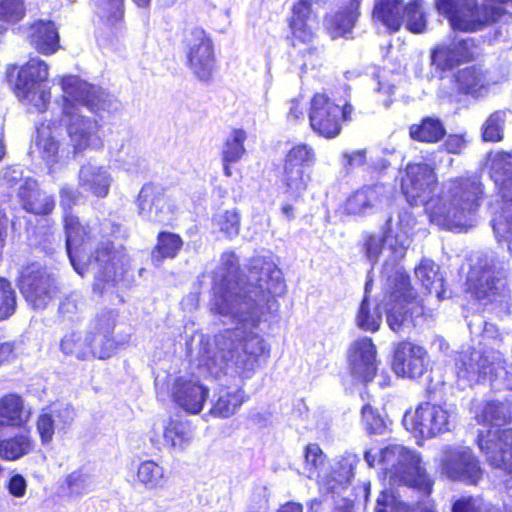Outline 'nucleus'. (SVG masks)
I'll return each mask as SVG.
<instances>
[{
	"mask_svg": "<svg viewBox=\"0 0 512 512\" xmlns=\"http://www.w3.org/2000/svg\"><path fill=\"white\" fill-rule=\"evenodd\" d=\"M212 291L211 313L236 326L217 333L212 344L201 336L203 366L219 380L222 376L250 378L258 358L266 352L256 329L276 303L275 298L286 291L283 273L270 257L256 256L244 275L236 255L225 252L214 272Z\"/></svg>",
	"mask_w": 512,
	"mask_h": 512,
	"instance_id": "1",
	"label": "nucleus"
},
{
	"mask_svg": "<svg viewBox=\"0 0 512 512\" xmlns=\"http://www.w3.org/2000/svg\"><path fill=\"white\" fill-rule=\"evenodd\" d=\"M438 178L425 163L408 164L401 189L413 206H424L430 222L447 230L466 231L474 226L484 199V186L477 175L450 178L433 195Z\"/></svg>",
	"mask_w": 512,
	"mask_h": 512,
	"instance_id": "2",
	"label": "nucleus"
},
{
	"mask_svg": "<svg viewBox=\"0 0 512 512\" xmlns=\"http://www.w3.org/2000/svg\"><path fill=\"white\" fill-rule=\"evenodd\" d=\"M79 196L80 193L70 186H64L60 191V204L65 210L66 250L74 270L81 276L86 270L91 271L95 278L94 291L103 293L106 286L112 287L123 278L130 259L123 247L115 248L109 241L101 242L95 252L88 255L91 250L90 232L78 217L67 211Z\"/></svg>",
	"mask_w": 512,
	"mask_h": 512,
	"instance_id": "3",
	"label": "nucleus"
},
{
	"mask_svg": "<svg viewBox=\"0 0 512 512\" xmlns=\"http://www.w3.org/2000/svg\"><path fill=\"white\" fill-rule=\"evenodd\" d=\"M414 224L412 215L399 211L396 218L389 217L382 228L385 244L391 252V262H385L382 277L387 294V323L394 332H401L414 324V316L423 309L410 286L409 276L397 262L404 258L410 246V233Z\"/></svg>",
	"mask_w": 512,
	"mask_h": 512,
	"instance_id": "4",
	"label": "nucleus"
},
{
	"mask_svg": "<svg viewBox=\"0 0 512 512\" xmlns=\"http://www.w3.org/2000/svg\"><path fill=\"white\" fill-rule=\"evenodd\" d=\"M380 463L391 484H404L428 495L433 480L421 466L420 456L398 444L389 445L380 452Z\"/></svg>",
	"mask_w": 512,
	"mask_h": 512,
	"instance_id": "5",
	"label": "nucleus"
},
{
	"mask_svg": "<svg viewBox=\"0 0 512 512\" xmlns=\"http://www.w3.org/2000/svg\"><path fill=\"white\" fill-rule=\"evenodd\" d=\"M492 177L499 188L502 204L494 214L492 228L499 245L512 255V155L497 153L492 160Z\"/></svg>",
	"mask_w": 512,
	"mask_h": 512,
	"instance_id": "6",
	"label": "nucleus"
},
{
	"mask_svg": "<svg viewBox=\"0 0 512 512\" xmlns=\"http://www.w3.org/2000/svg\"><path fill=\"white\" fill-rule=\"evenodd\" d=\"M48 76V65L39 58L29 60L18 71L14 92L29 111H46L51 99V91L46 84Z\"/></svg>",
	"mask_w": 512,
	"mask_h": 512,
	"instance_id": "7",
	"label": "nucleus"
},
{
	"mask_svg": "<svg viewBox=\"0 0 512 512\" xmlns=\"http://www.w3.org/2000/svg\"><path fill=\"white\" fill-rule=\"evenodd\" d=\"M507 269L494 255H484L472 266L467 277V290L484 304L504 296Z\"/></svg>",
	"mask_w": 512,
	"mask_h": 512,
	"instance_id": "8",
	"label": "nucleus"
},
{
	"mask_svg": "<svg viewBox=\"0 0 512 512\" xmlns=\"http://www.w3.org/2000/svg\"><path fill=\"white\" fill-rule=\"evenodd\" d=\"M456 418L453 406L426 402L414 411H407L403 417V425L417 437L431 438L450 431L455 426Z\"/></svg>",
	"mask_w": 512,
	"mask_h": 512,
	"instance_id": "9",
	"label": "nucleus"
},
{
	"mask_svg": "<svg viewBox=\"0 0 512 512\" xmlns=\"http://www.w3.org/2000/svg\"><path fill=\"white\" fill-rule=\"evenodd\" d=\"M59 83L63 92V109L66 105H69L76 112L78 111L77 103L87 107L94 113H112L119 107L118 101L112 95L100 87L83 81L77 76L63 77Z\"/></svg>",
	"mask_w": 512,
	"mask_h": 512,
	"instance_id": "10",
	"label": "nucleus"
},
{
	"mask_svg": "<svg viewBox=\"0 0 512 512\" xmlns=\"http://www.w3.org/2000/svg\"><path fill=\"white\" fill-rule=\"evenodd\" d=\"M438 461L440 474L449 480L475 485L483 476L480 462L468 446L447 445L441 450Z\"/></svg>",
	"mask_w": 512,
	"mask_h": 512,
	"instance_id": "11",
	"label": "nucleus"
},
{
	"mask_svg": "<svg viewBox=\"0 0 512 512\" xmlns=\"http://www.w3.org/2000/svg\"><path fill=\"white\" fill-rule=\"evenodd\" d=\"M373 17L392 31L399 30L404 18L407 29L413 33H422L426 28L420 0L411 1L404 9L400 0H378Z\"/></svg>",
	"mask_w": 512,
	"mask_h": 512,
	"instance_id": "12",
	"label": "nucleus"
},
{
	"mask_svg": "<svg viewBox=\"0 0 512 512\" xmlns=\"http://www.w3.org/2000/svg\"><path fill=\"white\" fill-rule=\"evenodd\" d=\"M480 54L478 40L454 36L435 46L431 52V64L441 71L451 70L462 63L475 60Z\"/></svg>",
	"mask_w": 512,
	"mask_h": 512,
	"instance_id": "13",
	"label": "nucleus"
},
{
	"mask_svg": "<svg viewBox=\"0 0 512 512\" xmlns=\"http://www.w3.org/2000/svg\"><path fill=\"white\" fill-rule=\"evenodd\" d=\"M189 68L201 81H208L215 68L213 44L202 28L191 29L185 37Z\"/></svg>",
	"mask_w": 512,
	"mask_h": 512,
	"instance_id": "14",
	"label": "nucleus"
},
{
	"mask_svg": "<svg viewBox=\"0 0 512 512\" xmlns=\"http://www.w3.org/2000/svg\"><path fill=\"white\" fill-rule=\"evenodd\" d=\"M19 286L26 301L34 309H44L55 293L52 274L34 264L23 269Z\"/></svg>",
	"mask_w": 512,
	"mask_h": 512,
	"instance_id": "15",
	"label": "nucleus"
},
{
	"mask_svg": "<svg viewBox=\"0 0 512 512\" xmlns=\"http://www.w3.org/2000/svg\"><path fill=\"white\" fill-rule=\"evenodd\" d=\"M309 121L311 128L319 136L335 138L341 132V106L326 94L316 93L311 100Z\"/></svg>",
	"mask_w": 512,
	"mask_h": 512,
	"instance_id": "16",
	"label": "nucleus"
},
{
	"mask_svg": "<svg viewBox=\"0 0 512 512\" xmlns=\"http://www.w3.org/2000/svg\"><path fill=\"white\" fill-rule=\"evenodd\" d=\"M139 216L154 224L168 225L175 216V206L165 193L152 184H145L138 195Z\"/></svg>",
	"mask_w": 512,
	"mask_h": 512,
	"instance_id": "17",
	"label": "nucleus"
},
{
	"mask_svg": "<svg viewBox=\"0 0 512 512\" xmlns=\"http://www.w3.org/2000/svg\"><path fill=\"white\" fill-rule=\"evenodd\" d=\"M64 115L68 118L67 132L74 152L99 149L103 146L100 125L97 120L82 116L73 107L66 105Z\"/></svg>",
	"mask_w": 512,
	"mask_h": 512,
	"instance_id": "18",
	"label": "nucleus"
},
{
	"mask_svg": "<svg viewBox=\"0 0 512 512\" xmlns=\"http://www.w3.org/2000/svg\"><path fill=\"white\" fill-rule=\"evenodd\" d=\"M427 367V351L422 346L406 340L394 345L392 369L398 376L420 378Z\"/></svg>",
	"mask_w": 512,
	"mask_h": 512,
	"instance_id": "19",
	"label": "nucleus"
},
{
	"mask_svg": "<svg viewBox=\"0 0 512 512\" xmlns=\"http://www.w3.org/2000/svg\"><path fill=\"white\" fill-rule=\"evenodd\" d=\"M75 416V409L69 404L53 403L43 408L36 422L41 443L50 444L55 433H65Z\"/></svg>",
	"mask_w": 512,
	"mask_h": 512,
	"instance_id": "20",
	"label": "nucleus"
},
{
	"mask_svg": "<svg viewBox=\"0 0 512 512\" xmlns=\"http://www.w3.org/2000/svg\"><path fill=\"white\" fill-rule=\"evenodd\" d=\"M492 352L474 348L460 352L455 364L458 381L469 386L488 381Z\"/></svg>",
	"mask_w": 512,
	"mask_h": 512,
	"instance_id": "21",
	"label": "nucleus"
},
{
	"mask_svg": "<svg viewBox=\"0 0 512 512\" xmlns=\"http://www.w3.org/2000/svg\"><path fill=\"white\" fill-rule=\"evenodd\" d=\"M478 446L491 466L512 471V429L503 430L500 434L489 431L486 436L480 432Z\"/></svg>",
	"mask_w": 512,
	"mask_h": 512,
	"instance_id": "22",
	"label": "nucleus"
},
{
	"mask_svg": "<svg viewBox=\"0 0 512 512\" xmlns=\"http://www.w3.org/2000/svg\"><path fill=\"white\" fill-rule=\"evenodd\" d=\"M171 396L180 408L190 414H198L209 396V388L193 377L179 376L173 382Z\"/></svg>",
	"mask_w": 512,
	"mask_h": 512,
	"instance_id": "23",
	"label": "nucleus"
},
{
	"mask_svg": "<svg viewBox=\"0 0 512 512\" xmlns=\"http://www.w3.org/2000/svg\"><path fill=\"white\" fill-rule=\"evenodd\" d=\"M376 347L368 337L357 339L349 348L348 361L351 374L363 382L371 381L377 371Z\"/></svg>",
	"mask_w": 512,
	"mask_h": 512,
	"instance_id": "24",
	"label": "nucleus"
},
{
	"mask_svg": "<svg viewBox=\"0 0 512 512\" xmlns=\"http://www.w3.org/2000/svg\"><path fill=\"white\" fill-rule=\"evenodd\" d=\"M106 344L104 348L93 350L92 336L88 331H69L60 339L59 349L64 355L74 356L79 360H88L91 357L107 359L112 345L109 341Z\"/></svg>",
	"mask_w": 512,
	"mask_h": 512,
	"instance_id": "25",
	"label": "nucleus"
},
{
	"mask_svg": "<svg viewBox=\"0 0 512 512\" xmlns=\"http://www.w3.org/2000/svg\"><path fill=\"white\" fill-rule=\"evenodd\" d=\"M391 188L384 184L364 186L354 192L345 203V211L351 215H364L388 201Z\"/></svg>",
	"mask_w": 512,
	"mask_h": 512,
	"instance_id": "26",
	"label": "nucleus"
},
{
	"mask_svg": "<svg viewBox=\"0 0 512 512\" xmlns=\"http://www.w3.org/2000/svg\"><path fill=\"white\" fill-rule=\"evenodd\" d=\"M112 181L110 172L104 166L88 162L80 167L78 185L83 192L104 198L109 193Z\"/></svg>",
	"mask_w": 512,
	"mask_h": 512,
	"instance_id": "27",
	"label": "nucleus"
},
{
	"mask_svg": "<svg viewBox=\"0 0 512 512\" xmlns=\"http://www.w3.org/2000/svg\"><path fill=\"white\" fill-rule=\"evenodd\" d=\"M31 415V407L20 395L9 393L0 398V428H21L29 422Z\"/></svg>",
	"mask_w": 512,
	"mask_h": 512,
	"instance_id": "28",
	"label": "nucleus"
},
{
	"mask_svg": "<svg viewBox=\"0 0 512 512\" xmlns=\"http://www.w3.org/2000/svg\"><path fill=\"white\" fill-rule=\"evenodd\" d=\"M313 23L308 22H290L292 34V45L297 48L299 53L305 59L303 66H315V61L320 57V49L315 45L316 35Z\"/></svg>",
	"mask_w": 512,
	"mask_h": 512,
	"instance_id": "29",
	"label": "nucleus"
},
{
	"mask_svg": "<svg viewBox=\"0 0 512 512\" xmlns=\"http://www.w3.org/2000/svg\"><path fill=\"white\" fill-rule=\"evenodd\" d=\"M360 3L361 0H343L340 10L326 18V30L333 39L351 32L360 15Z\"/></svg>",
	"mask_w": 512,
	"mask_h": 512,
	"instance_id": "30",
	"label": "nucleus"
},
{
	"mask_svg": "<svg viewBox=\"0 0 512 512\" xmlns=\"http://www.w3.org/2000/svg\"><path fill=\"white\" fill-rule=\"evenodd\" d=\"M245 401V391L240 385L228 387L221 384L211 401L210 413L216 417L228 418L234 415Z\"/></svg>",
	"mask_w": 512,
	"mask_h": 512,
	"instance_id": "31",
	"label": "nucleus"
},
{
	"mask_svg": "<svg viewBox=\"0 0 512 512\" xmlns=\"http://www.w3.org/2000/svg\"><path fill=\"white\" fill-rule=\"evenodd\" d=\"M18 198L23 209L35 215H48L55 207L53 196L40 189L35 179L28 182Z\"/></svg>",
	"mask_w": 512,
	"mask_h": 512,
	"instance_id": "32",
	"label": "nucleus"
},
{
	"mask_svg": "<svg viewBox=\"0 0 512 512\" xmlns=\"http://www.w3.org/2000/svg\"><path fill=\"white\" fill-rule=\"evenodd\" d=\"M31 45L41 54L50 55L59 48L57 28L51 21H37L29 29Z\"/></svg>",
	"mask_w": 512,
	"mask_h": 512,
	"instance_id": "33",
	"label": "nucleus"
},
{
	"mask_svg": "<svg viewBox=\"0 0 512 512\" xmlns=\"http://www.w3.org/2000/svg\"><path fill=\"white\" fill-rule=\"evenodd\" d=\"M35 448V440L29 431H21L13 436L0 439V458L16 461L30 454Z\"/></svg>",
	"mask_w": 512,
	"mask_h": 512,
	"instance_id": "34",
	"label": "nucleus"
},
{
	"mask_svg": "<svg viewBox=\"0 0 512 512\" xmlns=\"http://www.w3.org/2000/svg\"><path fill=\"white\" fill-rule=\"evenodd\" d=\"M415 275L429 294H435L438 299L446 297L444 279L434 261L423 259L415 268Z\"/></svg>",
	"mask_w": 512,
	"mask_h": 512,
	"instance_id": "35",
	"label": "nucleus"
},
{
	"mask_svg": "<svg viewBox=\"0 0 512 512\" xmlns=\"http://www.w3.org/2000/svg\"><path fill=\"white\" fill-rule=\"evenodd\" d=\"M136 480L146 490L155 491L165 488L169 476L162 465L154 460H145L138 465Z\"/></svg>",
	"mask_w": 512,
	"mask_h": 512,
	"instance_id": "36",
	"label": "nucleus"
},
{
	"mask_svg": "<svg viewBox=\"0 0 512 512\" xmlns=\"http://www.w3.org/2000/svg\"><path fill=\"white\" fill-rule=\"evenodd\" d=\"M372 285V281L369 279L365 284L364 298L359 306L356 314V325L368 332H376L379 330L382 322V312L378 305L371 307L369 301V293Z\"/></svg>",
	"mask_w": 512,
	"mask_h": 512,
	"instance_id": "37",
	"label": "nucleus"
},
{
	"mask_svg": "<svg viewBox=\"0 0 512 512\" xmlns=\"http://www.w3.org/2000/svg\"><path fill=\"white\" fill-rule=\"evenodd\" d=\"M410 137L413 140L436 143L443 139L446 129L442 121L435 117H425L419 124H413L409 128Z\"/></svg>",
	"mask_w": 512,
	"mask_h": 512,
	"instance_id": "38",
	"label": "nucleus"
},
{
	"mask_svg": "<svg viewBox=\"0 0 512 512\" xmlns=\"http://www.w3.org/2000/svg\"><path fill=\"white\" fill-rule=\"evenodd\" d=\"M164 442L175 451L185 450L193 439L189 426L178 420L169 419L164 427Z\"/></svg>",
	"mask_w": 512,
	"mask_h": 512,
	"instance_id": "39",
	"label": "nucleus"
},
{
	"mask_svg": "<svg viewBox=\"0 0 512 512\" xmlns=\"http://www.w3.org/2000/svg\"><path fill=\"white\" fill-rule=\"evenodd\" d=\"M490 357L492 359L488 377L490 385L496 390H512V365L507 366L499 352H492Z\"/></svg>",
	"mask_w": 512,
	"mask_h": 512,
	"instance_id": "40",
	"label": "nucleus"
},
{
	"mask_svg": "<svg viewBox=\"0 0 512 512\" xmlns=\"http://www.w3.org/2000/svg\"><path fill=\"white\" fill-rule=\"evenodd\" d=\"M36 147L42 160L50 171L59 162V146L48 127L37 130Z\"/></svg>",
	"mask_w": 512,
	"mask_h": 512,
	"instance_id": "41",
	"label": "nucleus"
},
{
	"mask_svg": "<svg viewBox=\"0 0 512 512\" xmlns=\"http://www.w3.org/2000/svg\"><path fill=\"white\" fill-rule=\"evenodd\" d=\"M183 241L177 234L161 232L157 237V244L152 252V260L156 264L161 263L165 258H174L181 250Z\"/></svg>",
	"mask_w": 512,
	"mask_h": 512,
	"instance_id": "42",
	"label": "nucleus"
},
{
	"mask_svg": "<svg viewBox=\"0 0 512 512\" xmlns=\"http://www.w3.org/2000/svg\"><path fill=\"white\" fill-rule=\"evenodd\" d=\"M456 83L460 91L472 95L479 93L486 86L484 74L474 66L458 71Z\"/></svg>",
	"mask_w": 512,
	"mask_h": 512,
	"instance_id": "43",
	"label": "nucleus"
},
{
	"mask_svg": "<svg viewBox=\"0 0 512 512\" xmlns=\"http://www.w3.org/2000/svg\"><path fill=\"white\" fill-rule=\"evenodd\" d=\"M95 12L108 25L114 26L124 18V0H93Z\"/></svg>",
	"mask_w": 512,
	"mask_h": 512,
	"instance_id": "44",
	"label": "nucleus"
},
{
	"mask_svg": "<svg viewBox=\"0 0 512 512\" xmlns=\"http://www.w3.org/2000/svg\"><path fill=\"white\" fill-rule=\"evenodd\" d=\"M247 139V134L242 129H234L227 137L222 149L223 162H238L246 150L244 142Z\"/></svg>",
	"mask_w": 512,
	"mask_h": 512,
	"instance_id": "45",
	"label": "nucleus"
},
{
	"mask_svg": "<svg viewBox=\"0 0 512 512\" xmlns=\"http://www.w3.org/2000/svg\"><path fill=\"white\" fill-rule=\"evenodd\" d=\"M310 176L304 173V169L296 166L284 165L282 181L286 192L298 197L307 188Z\"/></svg>",
	"mask_w": 512,
	"mask_h": 512,
	"instance_id": "46",
	"label": "nucleus"
},
{
	"mask_svg": "<svg viewBox=\"0 0 512 512\" xmlns=\"http://www.w3.org/2000/svg\"><path fill=\"white\" fill-rule=\"evenodd\" d=\"M480 417L483 423L491 426L505 425L511 419L510 406L500 401L488 402L484 406Z\"/></svg>",
	"mask_w": 512,
	"mask_h": 512,
	"instance_id": "47",
	"label": "nucleus"
},
{
	"mask_svg": "<svg viewBox=\"0 0 512 512\" xmlns=\"http://www.w3.org/2000/svg\"><path fill=\"white\" fill-rule=\"evenodd\" d=\"M29 181L34 179L24 177L22 169L16 166L6 167L0 172V187L16 192L18 197L26 189Z\"/></svg>",
	"mask_w": 512,
	"mask_h": 512,
	"instance_id": "48",
	"label": "nucleus"
},
{
	"mask_svg": "<svg viewBox=\"0 0 512 512\" xmlns=\"http://www.w3.org/2000/svg\"><path fill=\"white\" fill-rule=\"evenodd\" d=\"M17 307V294L12 284L0 278V321L11 317Z\"/></svg>",
	"mask_w": 512,
	"mask_h": 512,
	"instance_id": "49",
	"label": "nucleus"
},
{
	"mask_svg": "<svg viewBox=\"0 0 512 512\" xmlns=\"http://www.w3.org/2000/svg\"><path fill=\"white\" fill-rule=\"evenodd\" d=\"M213 225L226 237L233 238L239 234L240 217L236 210H226L215 215Z\"/></svg>",
	"mask_w": 512,
	"mask_h": 512,
	"instance_id": "50",
	"label": "nucleus"
},
{
	"mask_svg": "<svg viewBox=\"0 0 512 512\" xmlns=\"http://www.w3.org/2000/svg\"><path fill=\"white\" fill-rule=\"evenodd\" d=\"M506 111H495L483 125V140L496 142L503 138L504 125L506 122Z\"/></svg>",
	"mask_w": 512,
	"mask_h": 512,
	"instance_id": "51",
	"label": "nucleus"
},
{
	"mask_svg": "<svg viewBox=\"0 0 512 512\" xmlns=\"http://www.w3.org/2000/svg\"><path fill=\"white\" fill-rule=\"evenodd\" d=\"M315 162V152L307 144H298L293 146L286 155L285 164L304 168L311 166Z\"/></svg>",
	"mask_w": 512,
	"mask_h": 512,
	"instance_id": "52",
	"label": "nucleus"
},
{
	"mask_svg": "<svg viewBox=\"0 0 512 512\" xmlns=\"http://www.w3.org/2000/svg\"><path fill=\"white\" fill-rule=\"evenodd\" d=\"M68 495L70 497H81L92 490L90 476L82 471H73L66 479Z\"/></svg>",
	"mask_w": 512,
	"mask_h": 512,
	"instance_id": "53",
	"label": "nucleus"
},
{
	"mask_svg": "<svg viewBox=\"0 0 512 512\" xmlns=\"http://www.w3.org/2000/svg\"><path fill=\"white\" fill-rule=\"evenodd\" d=\"M325 456L317 444H309L305 448L304 474L312 479L316 476L319 468L324 463Z\"/></svg>",
	"mask_w": 512,
	"mask_h": 512,
	"instance_id": "54",
	"label": "nucleus"
},
{
	"mask_svg": "<svg viewBox=\"0 0 512 512\" xmlns=\"http://www.w3.org/2000/svg\"><path fill=\"white\" fill-rule=\"evenodd\" d=\"M24 13L22 0H0V20L16 23L22 19Z\"/></svg>",
	"mask_w": 512,
	"mask_h": 512,
	"instance_id": "55",
	"label": "nucleus"
},
{
	"mask_svg": "<svg viewBox=\"0 0 512 512\" xmlns=\"http://www.w3.org/2000/svg\"><path fill=\"white\" fill-rule=\"evenodd\" d=\"M116 323V314L113 311L101 313L91 323L89 333L92 334H104L111 335L114 330Z\"/></svg>",
	"mask_w": 512,
	"mask_h": 512,
	"instance_id": "56",
	"label": "nucleus"
},
{
	"mask_svg": "<svg viewBox=\"0 0 512 512\" xmlns=\"http://www.w3.org/2000/svg\"><path fill=\"white\" fill-rule=\"evenodd\" d=\"M358 463V456L352 453H347L340 458L338 461V481L341 484H346L351 481Z\"/></svg>",
	"mask_w": 512,
	"mask_h": 512,
	"instance_id": "57",
	"label": "nucleus"
},
{
	"mask_svg": "<svg viewBox=\"0 0 512 512\" xmlns=\"http://www.w3.org/2000/svg\"><path fill=\"white\" fill-rule=\"evenodd\" d=\"M387 508L390 509V512L407 511L406 504L399 500L393 492H383L377 500L376 512H387Z\"/></svg>",
	"mask_w": 512,
	"mask_h": 512,
	"instance_id": "58",
	"label": "nucleus"
},
{
	"mask_svg": "<svg viewBox=\"0 0 512 512\" xmlns=\"http://www.w3.org/2000/svg\"><path fill=\"white\" fill-rule=\"evenodd\" d=\"M362 419L367 430L374 434H382L385 430L384 420L377 414L370 405L362 408Z\"/></svg>",
	"mask_w": 512,
	"mask_h": 512,
	"instance_id": "59",
	"label": "nucleus"
},
{
	"mask_svg": "<svg viewBox=\"0 0 512 512\" xmlns=\"http://www.w3.org/2000/svg\"><path fill=\"white\" fill-rule=\"evenodd\" d=\"M452 512H487L481 498L462 497L453 504Z\"/></svg>",
	"mask_w": 512,
	"mask_h": 512,
	"instance_id": "60",
	"label": "nucleus"
},
{
	"mask_svg": "<svg viewBox=\"0 0 512 512\" xmlns=\"http://www.w3.org/2000/svg\"><path fill=\"white\" fill-rule=\"evenodd\" d=\"M385 243L384 237H379L376 235H368L365 238L364 249L365 255L368 260L372 263H375L378 260V257L382 251L383 244Z\"/></svg>",
	"mask_w": 512,
	"mask_h": 512,
	"instance_id": "61",
	"label": "nucleus"
},
{
	"mask_svg": "<svg viewBox=\"0 0 512 512\" xmlns=\"http://www.w3.org/2000/svg\"><path fill=\"white\" fill-rule=\"evenodd\" d=\"M290 22H308L313 23L310 0H299L292 10Z\"/></svg>",
	"mask_w": 512,
	"mask_h": 512,
	"instance_id": "62",
	"label": "nucleus"
},
{
	"mask_svg": "<svg viewBox=\"0 0 512 512\" xmlns=\"http://www.w3.org/2000/svg\"><path fill=\"white\" fill-rule=\"evenodd\" d=\"M79 299L74 296H68L59 305V313L67 318L72 317L79 311Z\"/></svg>",
	"mask_w": 512,
	"mask_h": 512,
	"instance_id": "63",
	"label": "nucleus"
},
{
	"mask_svg": "<svg viewBox=\"0 0 512 512\" xmlns=\"http://www.w3.org/2000/svg\"><path fill=\"white\" fill-rule=\"evenodd\" d=\"M111 342L112 348L111 352L109 353V358L116 352L118 348L117 342L113 339L111 335H104V334H92V349L97 350L104 348L107 344V342Z\"/></svg>",
	"mask_w": 512,
	"mask_h": 512,
	"instance_id": "64",
	"label": "nucleus"
}]
</instances>
